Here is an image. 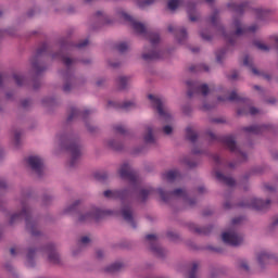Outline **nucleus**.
<instances>
[{"label":"nucleus","mask_w":278,"mask_h":278,"mask_svg":"<svg viewBox=\"0 0 278 278\" xmlns=\"http://www.w3.org/2000/svg\"><path fill=\"white\" fill-rule=\"evenodd\" d=\"M3 80H5V76H3V74H0V86H3Z\"/></svg>","instance_id":"obj_62"},{"label":"nucleus","mask_w":278,"mask_h":278,"mask_svg":"<svg viewBox=\"0 0 278 278\" xmlns=\"http://www.w3.org/2000/svg\"><path fill=\"white\" fill-rule=\"evenodd\" d=\"M264 188H265V190H266L267 192H275V187H273V186H270V185H265Z\"/></svg>","instance_id":"obj_53"},{"label":"nucleus","mask_w":278,"mask_h":278,"mask_svg":"<svg viewBox=\"0 0 278 278\" xmlns=\"http://www.w3.org/2000/svg\"><path fill=\"white\" fill-rule=\"evenodd\" d=\"M163 132L166 134V136H170V134H173V127L170 126H165L163 128Z\"/></svg>","instance_id":"obj_50"},{"label":"nucleus","mask_w":278,"mask_h":278,"mask_svg":"<svg viewBox=\"0 0 278 278\" xmlns=\"http://www.w3.org/2000/svg\"><path fill=\"white\" fill-rule=\"evenodd\" d=\"M255 14H256V18L262 20L266 16V14H268V11L264 10V9H255L254 10Z\"/></svg>","instance_id":"obj_41"},{"label":"nucleus","mask_w":278,"mask_h":278,"mask_svg":"<svg viewBox=\"0 0 278 278\" xmlns=\"http://www.w3.org/2000/svg\"><path fill=\"white\" fill-rule=\"evenodd\" d=\"M10 253L11 255H17V253H21V248H11Z\"/></svg>","instance_id":"obj_51"},{"label":"nucleus","mask_w":278,"mask_h":278,"mask_svg":"<svg viewBox=\"0 0 278 278\" xmlns=\"http://www.w3.org/2000/svg\"><path fill=\"white\" fill-rule=\"evenodd\" d=\"M110 214V211H102L99 208H92L90 213L79 216L80 223H86V220H99V218H103V216Z\"/></svg>","instance_id":"obj_15"},{"label":"nucleus","mask_w":278,"mask_h":278,"mask_svg":"<svg viewBox=\"0 0 278 278\" xmlns=\"http://www.w3.org/2000/svg\"><path fill=\"white\" fill-rule=\"evenodd\" d=\"M79 242H80V244H83V247H86V244H90V238L83 237Z\"/></svg>","instance_id":"obj_48"},{"label":"nucleus","mask_w":278,"mask_h":278,"mask_svg":"<svg viewBox=\"0 0 278 278\" xmlns=\"http://www.w3.org/2000/svg\"><path fill=\"white\" fill-rule=\"evenodd\" d=\"M115 49H117L119 53H125V51L129 49V46L127 45V42H119L115 46Z\"/></svg>","instance_id":"obj_39"},{"label":"nucleus","mask_w":278,"mask_h":278,"mask_svg":"<svg viewBox=\"0 0 278 278\" xmlns=\"http://www.w3.org/2000/svg\"><path fill=\"white\" fill-rule=\"evenodd\" d=\"M189 71L191 73H194V72L199 71V66L192 65L191 67H189Z\"/></svg>","instance_id":"obj_58"},{"label":"nucleus","mask_w":278,"mask_h":278,"mask_svg":"<svg viewBox=\"0 0 278 278\" xmlns=\"http://www.w3.org/2000/svg\"><path fill=\"white\" fill-rule=\"evenodd\" d=\"M242 223V217H236L232 219V225H240Z\"/></svg>","instance_id":"obj_54"},{"label":"nucleus","mask_w":278,"mask_h":278,"mask_svg":"<svg viewBox=\"0 0 278 278\" xmlns=\"http://www.w3.org/2000/svg\"><path fill=\"white\" fill-rule=\"evenodd\" d=\"M29 103H30L29 100H23L22 101V108H29Z\"/></svg>","instance_id":"obj_56"},{"label":"nucleus","mask_w":278,"mask_h":278,"mask_svg":"<svg viewBox=\"0 0 278 278\" xmlns=\"http://www.w3.org/2000/svg\"><path fill=\"white\" fill-rule=\"evenodd\" d=\"M148 98L151 101L154 110H156L157 114L161 116L162 121H164L165 123H170L173 121V116L170 115L168 109L164 106V102L162 101V99L153 94H149Z\"/></svg>","instance_id":"obj_10"},{"label":"nucleus","mask_w":278,"mask_h":278,"mask_svg":"<svg viewBox=\"0 0 278 278\" xmlns=\"http://www.w3.org/2000/svg\"><path fill=\"white\" fill-rule=\"evenodd\" d=\"M117 84H118V87H119L122 90H125V88H127V85L129 84V78H128V77H125V76H121V77L117 79Z\"/></svg>","instance_id":"obj_35"},{"label":"nucleus","mask_w":278,"mask_h":278,"mask_svg":"<svg viewBox=\"0 0 278 278\" xmlns=\"http://www.w3.org/2000/svg\"><path fill=\"white\" fill-rule=\"evenodd\" d=\"M109 108H115V110H134L136 108V102L126 101L123 104L116 101H109Z\"/></svg>","instance_id":"obj_22"},{"label":"nucleus","mask_w":278,"mask_h":278,"mask_svg":"<svg viewBox=\"0 0 278 278\" xmlns=\"http://www.w3.org/2000/svg\"><path fill=\"white\" fill-rule=\"evenodd\" d=\"M191 229H193L195 233H200V236H207L212 231V226H207V227L193 226Z\"/></svg>","instance_id":"obj_31"},{"label":"nucleus","mask_w":278,"mask_h":278,"mask_svg":"<svg viewBox=\"0 0 278 278\" xmlns=\"http://www.w3.org/2000/svg\"><path fill=\"white\" fill-rule=\"evenodd\" d=\"M121 17L127 23H130L136 34H140L141 36L147 37V39L149 40L151 45L150 50H148V52H143L142 54L143 60H146V62H152L153 60H161L162 55H164V52L157 49V45H160V35L157 33L147 31V26H144V24L134 20L131 15L125 12L121 13Z\"/></svg>","instance_id":"obj_1"},{"label":"nucleus","mask_w":278,"mask_h":278,"mask_svg":"<svg viewBox=\"0 0 278 278\" xmlns=\"http://www.w3.org/2000/svg\"><path fill=\"white\" fill-rule=\"evenodd\" d=\"M7 184L5 180L0 178V188H5Z\"/></svg>","instance_id":"obj_61"},{"label":"nucleus","mask_w":278,"mask_h":278,"mask_svg":"<svg viewBox=\"0 0 278 278\" xmlns=\"http://www.w3.org/2000/svg\"><path fill=\"white\" fill-rule=\"evenodd\" d=\"M200 36H201V38H203V40H212V36L206 35L205 33H201Z\"/></svg>","instance_id":"obj_52"},{"label":"nucleus","mask_w":278,"mask_h":278,"mask_svg":"<svg viewBox=\"0 0 278 278\" xmlns=\"http://www.w3.org/2000/svg\"><path fill=\"white\" fill-rule=\"evenodd\" d=\"M104 197L106 199H121V201H125L129 197V190H106L104 191Z\"/></svg>","instance_id":"obj_20"},{"label":"nucleus","mask_w":278,"mask_h":278,"mask_svg":"<svg viewBox=\"0 0 278 278\" xmlns=\"http://www.w3.org/2000/svg\"><path fill=\"white\" fill-rule=\"evenodd\" d=\"M96 255H97L98 258L103 257V251L98 250V251L96 252Z\"/></svg>","instance_id":"obj_60"},{"label":"nucleus","mask_w":278,"mask_h":278,"mask_svg":"<svg viewBox=\"0 0 278 278\" xmlns=\"http://www.w3.org/2000/svg\"><path fill=\"white\" fill-rule=\"evenodd\" d=\"M88 114H90V110L79 111L75 108H72L67 121L71 122L74 118H77L78 116H83V118H86Z\"/></svg>","instance_id":"obj_25"},{"label":"nucleus","mask_w":278,"mask_h":278,"mask_svg":"<svg viewBox=\"0 0 278 278\" xmlns=\"http://www.w3.org/2000/svg\"><path fill=\"white\" fill-rule=\"evenodd\" d=\"M13 79L15 80V83L18 85V86H23V84H25V77L18 75V74H14L13 75Z\"/></svg>","instance_id":"obj_43"},{"label":"nucleus","mask_w":278,"mask_h":278,"mask_svg":"<svg viewBox=\"0 0 278 278\" xmlns=\"http://www.w3.org/2000/svg\"><path fill=\"white\" fill-rule=\"evenodd\" d=\"M225 53H227L226 49H222L219 51L216 52V60L217 62H223V58H225Z\"/></svg>","instance_id":"obj_45"},{"label":"nucleus","mask_w":278,"mask_h":278,"mask_svg":"<svg viewBox=\"0 0 278 278\" xmlns=\"http://www.w3.org/2000/svg\"><path fill=\"white\" fill-rule=\"evenodd\" d=\"M149 194H153V189H141L140 190V199L141 201H147Z\"/></svg>","instance_id":"obj_37"},{"label":"nucleus","mask_w":278,"mask_h":278,"mask_svg":"<svg viewBox=\"0 0 278 278\" xmlns=\"http://www.w3.org/2000/svg\"><path fill=\"white\" fill-rule=\"evenodd\" d=\"M213 123H225V121L220 119V118H214Z\"/></svg>","instance_id":"obj_63"},{"label":"nucleus","mask_w":278,"mask_h":278,"mask_svg":"<svg viewBox=\"0 0 278 278\" xmlns=\"http://www.w3.org/2000/svg\"><path fill=\"white\" fill-rule=\"evenodd\" d=\"M114 131L115 134H121L122 136H125V134H127V129L122 125L115 126Z\"/></svg>","instance_id":"obj_44"},{"label":"nucleus","mask_w":278,"mask_h":278,"mask_svg":"<svg viewBox=\"0 0 278 278\" xmlns=\"http://www.w3.org/2000/svg\"><path fill=\"white\" fill-rule=\"evenodd\" d=\"M179 177H181V174H179V172L177 170H168L165 174H163V179H166V181L170 182L179 179Z\"/></svg>","instance_id":"obj_29"},{"label":"nucleus","mask_w":278,"mask_h":278,"mask_svg":"<svg viewBox=\"0 0 278 278\" xmlns=\"http://www.w3.org/2000/svg\"><path fill=\"white\" fill-rule=\"evenodd\" d=\"M123 268L122 263H114L105 268V273H118Z\"/></svg>","instance_id":"obj_33"},{"label":"nucleus","mask_w":278,"mask_h":278,"mask_svg":"<svg viewBox=\"0 0 278 278\" xmlns=\"http://www.w3.org/2000/svg\"><path fill=\"white\" fill-rule=\"evenodd\" d=\"M181 3H184V0H169L167 3V8L172 11L177 10V8L181 5Z\"/></svg>","instance_id":"obj_34"},{"label":"nucleus","mask_w":278,"mask_h":278,"mask_svg":"<svg viewBox=\"0 0 278 278\" xmlns=\"http://www.w3.org/2000/svg\"><path fill=\"white\" fill-rule=\"evenodd\" d=\"M210 23H212L214 27H217V31H219V34L224 36L228 45H233V42H236L237 36H244V34H255L258 29V26L256 24H253L250 27L242 26V23H240V20L236 18L233 21V27H236L237 30L235 33L227 34L225 31V27L218 25L217 10H215L213 14L210 16Z\"/></svg>","instance_id":"obj_3"},{"label":"nucleus","mask_w":278,"mask_h":278,"mask_svg":"<svg viewBox=\"0 0 278 278\" xmlns=\"http://www.w3.org/2000/svg\"><path fill=\"white\" fill-rule=\"evenodd\" d=\"M278 225V217L275 218V220L273 222V227H277Z\"/></svg>","instance_id":"obj_64"},{"label":"nucleus","mask_w":278,"mask_h":278,"mask_svg":"<svg viewBox=\"0 0 278 278\" xmlns=\"http://www.w3.org/2000/svg\"><path fill=\"white\" fill-rule=\"evenodd\" d=\"M40 253L48 255V261L50 264H58L60 262V254L55 252V245L49 244L39 250Z\"/></svg>","instance_id":"obj_16"},{"label":"nucleus","mask_w":278,"mask_h":278,"mask_svg":"<svg viewBox=\"0 0 278 278\" xmlns=\"http://www.w3.org/2000/svg\"><path fill=\"white\" fill-rule=\"evenodd\" d=\"M228 8H230L232 12H236V14H244V12H247L249 9V2H232L228 4Z\"/></svg>","instance_id":"obj_23"},{"label":"nucleus","mask_w":278,"mask_h":278,"mask_svg":"<svg viewBox=\"0 0 278 278\" xmlns=\"http://www.w3.org/2000/svg\"><path fill=\"white\" fill-rule=\"evenodd\" d=\"M243 66H248L249 68H251L253 75H260V71H257V68L253 67V60L251 59V56H249V55L244 56Z\"/></svg>","instance_id":"obj_30"},{"label":"nucleus","mask_w":278,"mask_h":278,"mask_svg":"<svg viewBox=\"0 0 278 278\" xmlns=\"http://www.w3.org/2000/svg\"><path fill=\"white\" fill-rule=\"evenodd\" d=\"M218 101H237L242 103L243 108L237 111L239 116H247L249 114L255 116V114H260V110L251 105V100L239 96L236 91H232L229 97H218Z\"/></svg>","instance_id":"obj_6"},{"label":"nucleus","mask_w":278,"mask_h":278,"mask_svg":"<svg viewBox=\"0 0 278 278\" xmlns=\"http://www.w3.org/2000/svg\"><path fill=\"white\" fill-rule=\"evenodd\" d=\"M208 138L211 142H214V140H219L220 142H223V144H225V147H227V149H229L231 153H235L237 155L239 162H247V153L240 151V148H238V146L236 144V137H233L232 135H228L218 139V137H216L214 132H208Z\"/></svg>","instance_id":"obj_7"},{"label":"nucleus","mask_w":278,"mask_h":278,"mask_svg":"<svg viewBox=\"0 0 278 278\" xmlns=\"http://www.w3.org/2000/svg\"><path fill=\"white\" fill-rule=\"evenodd\" d=\"M222 240L225 244H229V247H240L243 242V238L241 235L236 233L235 231L224 232L222 235Z\"/></svg>","instance_id":"obj_14"},{"label":"nucleus","mask_w":278,"mask_h":278,"mask_svg":"<svg viewBox=\"0 0 278 278\" xmlns=\"http://www.w3.org/2000/svg\"><path fill=\"white\" fill-rule=\"evenodd\" d=\"M157 193L160 194L164 203H168V201H173V199H184V201L190 206L197 203V200L194 199L188 200V192L186 191V189H175L174 191L166 192L162 188H160L157 189Z\"/></svg>","instance_id":"obj_8"},{"label":"nucleus","mask_w":278,"mask_h":278,"mask_svg":"<svg viewBox=\"0 0 278 278\" xmlns=\"http://www.w3.org/2000/svg\"><path fill=\"white\" fill-rule=\"evenodd\" d=\"M167 29L170 34L175 35L179 45H184V42H186V40H188V33L186 31L185 28H178V27L173 26V24H169Z\"/></svg>","instance_id":"obj_19"},{"label":"nucleus","mask_w":278,"mask_h":278,"mask_svg":"<svg viewBox=\"0 0 278 278\" xmlns=\"http://www.w3.org/2000/svg\"><path fill=\"white\" fill-rule=\"evenodd\" d=\"M27 164L30 166L31 170H35L37 175H42V168L45 167V162L39 156H29L27 159Z\"/></svg>","instance_id":"obj_17"},{"label":"nucleus","mask_w":278,"mask_h":278,"mask_svg":"<svg viewBox=\"0 0 278 278\" xmlns=\"http://www.w3.org/2000/svg\"><path fill=\"white\" fill-rule=\"evenodd\" d=\"M38 252V250L34 249V248H29L27 250V254H26V266H29L30 268L36 266V263L34 262L35 257H36V253Z\"/></svg>","instance_id":"obj_27"},{"label":"nucleus","mask_w":278,"mask_h":278,"mask_svg":"<svg viewBox=\"0 0 278 278\" xmlns=\"http://www.w3.org/2000/svg\"><path fill=\"white\" fill-rule=\"evenodd\" d=\"M188 15H189V20L194 23V21H197V16H194V8H190L188 7Z\"/></svg>","instance_id":"obj_46"},{"label":"nucleus","mask_w":278,"mask_h":278,"mask_svg":"<svg viewBox=\"0 0 278 278\" xmlns=\"http://www.w3.org/2000/svg\"><path fill=\"white\" fill-rule=\"evenodd\" d=\"M88 39H85L83 42L75 45L73 42L63 41L61 43V51L56 54H52V60H61L63 64L66 66L67 71L63 74V78L65 84L63 86V92H68L73 89V81H75V77H73V73L71 72V66L75 64V60L66 56L68 55V51L76 47V49H84V47H88Z\"/></svg>","instance_id":"obj_2"},{"label":"nucleus","mask_w":278,"mask_h":278,"mask_svg":"<svg viewBox=\"0 0 278 278\" xmlns=\"http://www.w3.org/2000/svg\"><path fill=\"white\" fill-rule=\"evenodd\" d=\"M213 161L215 164H220V156L218 154L213 155Z\"/></svg>","instance_id":"obj_55"},{"label":"nucleus","mask_w":278,"mask_h":278,"mask_svg":"<svg viewBox=\"0 0 278 278\" xmlns=\"http://www.w3.org/2000/svg\"><path fill=\"white\" fill-rule=\"evenodd\" d=\"M240 266L243 270H249V264H247V262H242Z\"/></svg>","instance_id":"obj_57"},{"label":"nucleus","mask_w":278,"mask_h":278,"mask_svg":"<svg viewBox=\"0 0 278 278\" xmlns=\"http://www.w3.org/2000/svg\"><path fill=\"white\" fill-rule=\"evenodd\" d=\"M273 260H275V255L268 252H261L257 256V261L261 266H264V264H270Z\"/></svg>","instance_id":"obj_26"},{"label":"nucleus","mask_w":278,"mask_h":278,"mask_svg":"<svg viewBox=\"0 0 278 278\" xmlns=\"http://www.w3.org/2000/svg\"><path fill=\"white\" fill-rule=\"evenodd\" d=\"M240 207H251L252 210H256L257 212H265L270 207V200L264 201L262 199L252 198L247 202L240 204Z\"/></svg>","instance_id":"obj_13"},{"label":"nucleus","mask_w":278,"mask_h":278,"mask_svg":"<svg viewBox=\"0 0 278 278\" xmlns=\"http://www.w3.org/2000/svg\"><path fill=\"white\" fill-rule=\"evenodd\" d=\"M22 207L21 213H16L11 216L10 225H14V223H17L21 218H25L27 231H29L34 238H38V236H40V231L38 230V220L31 217V211H29L27 204H22Z\"/></svg>","instance_id":"obj_4"},{"label":"nucleus","mask_w":278,"mask_h":278,"mask_svg":"<svg viewBox=\"0 0 278 278\" xmlns=\"http://www.w3.org/2000/svg\"><path fill=\"white\" fill-rule=\"evenodd\" d=\"M152 3H155V0L139 1L138 5L139 8H147V5H152Z\"/></svg>","instance_id":"obj_47"},{"label":"nucleus","mask_w":278,"mask_h":278,"mask_svg":"<svg viewBox=\"0 0 278 278\" xmlns=\"http://www.w3.org/2000/svg\"><path fill=\"white\" fill-rule=\"evenodd\" d=\"M146 240L149 242L150 249H151L152 252H154L155 255H157L159 257H162L164 255V249H162L157 244V236L147 235Z\"/></svg>","instance_id":"obj_18"},{"label":"nucleus","mask_w":278,"mask_h":278,"mask_svg":"<svg viewBox=\"0 0 278 278\" xmlns=\"http://www.w3.org/2000/svg\"><path fill=\"white\" fill-rule=\"evenodd\" d=\"M229 79H238V72H233L232 75L229 76Z\"/></svg>","instance_id":"obj_59"},{"label":"nucleus","mask_w":278,"mask_h":278,"mask_svg":"<svg viewBox=\"0 0 278 278\" xmlns=\"http://www.w3.org/2000/svg\"><path fill=\"white\" fill-rule=\"evenodd\" d=\"M119 176L122 179L129 181L134 190H138V188H140V178L138 177V173L131 169V166H129L127 163H124L121 166Z\"/></svg>","instance_id":"obj_9"},{"label":"nucleus","mask_w":278,"mask_h":278,"mask_svg":"<svg viewBox=\"0 0 278 278\" xmlns=\"http://www.w3.org/2000/svg\"><path fill=\"white\" fill-rule=\"evenodd\" d=\"M122 216L126 223H129L134 229H136V222H134V212L131 205H124L122 208Z\"/></svg>","instance_id":"obj_21"},{"label":"nucleus","mask_w":278,"mask_h":278,"mask_svg":"<svg viewBox=\"0 0 278 278\" xmlns=\"http://www.w3.org/2000/svg\"><path fill=\"white\" fill-rule=\"evenodd\" d=\"M254 46L256 47V49H258L260 51H269L270 48H268V46H266L264 42L262 41H254Z\"/></svg>","instance_id":"obj_40"},{"label":"nucleus","mask_w":278,"mask_h":278,"mask_svg":"<svg viewBox=\"0 0 278 278\" xmlns=\"http://www.w3.org/2000/svg\"><path fill=\"white\" fill-rule=\"evenodd\" d=\"M61 147L71 153L70 166H75L77 160L81 157V147L71 135H61L56 137Z\"/></svg>","instance_id":"obj_5"},{"label":"nucleus","mask_w":278,"mask_h":278,"mask_svg":"<svg viewBox=\"0 0 278 278\" xmlns=\"http://www.w3.org/2000/svg\"><path fill=\"white\" fill-rule=\"evenodd\" d=\"M215 177L217 181L225 184V186H228L229 188H233V186H236V180L233 178L224 176L220 172H215Z\"/></svg>","instance_id":"obj_24"},{"label":"nucleus","mask_w":278,"mask_h":278,"mask_svg":"<svg viewBox=\"0 0 278 278\" xmlns=\"http://www.w3.org/2000/svg\"><path fill=\"white\" fill-rule=\"evenodd\" d=\"M147 135L144 136V141L146 142H155V138L153 137V128L152 127H148L147 129Z\"/></svg>","instance_id":"obj_36"},{"label":"nucleus","mask_w":278,"mask_h":278,"mask_svg":"<svg viewBox=\"0 0 278 278\" xmlns=\"http://www.w3.org/2000/svg\"><path fill=\"white\" fill-rule=\"evenodd\" d=\"M266 129H268V126L266 125H262V126H257V125H253V126H248L244 127L243 130H245L248 134H262L263 131H266Z\"/></svg>","instance_id":"obj_28"},{"label":"nucleus","mask_w":278,"mask_h":278,"mask_svg":"<svg viewBox=\"0 0 278 278\" xmlns=\"http://www.w3.org/2000/svg\"><path fill=\"white\" fill-rule=\"evenodd\" d=\"M14 141H15V144H18V142H21V131L16 130L14 132Z\"/></svg>","instance_id":"obj_49"},{"label":"nucleus","mask_w":278,"mask_h":278,"mask_svg":"<svg viewBox=\"0 0 278 278\" xmlns=\"http://www.w3.org/2000/svg\"><path fill=\"white\" fill-rule=\"evenodd\" d=\"M186 138L187 140H190V142H197V138H199V136L194 132V130H192V127H187L186 129Z\"/></svg>","instance_id":"obj_32"},{"label":"nucleus","mask_w":278,"mask_h":278,"mask_svg":"<svg viewBox=\"0 0 278 278\" xmlns=\"http://www.w3.org/2000/svg\"><path fill=\"white\" fill-rule=\"evenodd\" d=\"M188 86V97H194V94H203V97H207L210 94V87L206 84L199 85L197 81L189 80L187 81Z\"/></svg>","instance_id":"obj_11"},{"label":"nucleus","mask_w":278,"mask_h":278,"mask_svg":"<svg viewBox=\"0 0 278 278\" xmlns=\"http://www.w3.org/2000/svg\"><path fill=\"white\" fill-rule=\"evenodd\" d=\"M79 207V200L75 201L71 206L65 208V214H73Z\"/></svg>","instance_id":"obj_38"},{"label":"nucleus","mask_w":278,"mask_h":278,"mask_svg":"<svg viewBox=\"0 0 278 278\" xmlns=\"http://www.w3.org/2000/svg\"><path fill=\"white\" fill-rule=\"evenodd\" d=\"M47 51H49V45L42 43L40 48L37 49L35 56L31 59V66L37 74L45 71V67L40 65V59L42 55H47Z\"/></svg>","instance_id":"obj_12"},{"label":"nucleus","mask_w":278,"mask_h":278,"mask_svg":"<svg viewBox=\"0 0 278 278\" xmlns=\"http://www.w3.org/2000/svg\"><path fill=\"white\" fill-rule=\"evenodd\" d=\"M94 178H96L98 181H105V179H108V173H105V172L96 173V174H94Z\"/></svg>","instance_id":"obj_42"}]
</instances>
